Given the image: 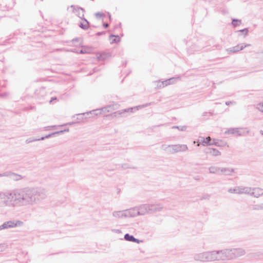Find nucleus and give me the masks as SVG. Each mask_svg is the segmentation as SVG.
<instances>
[{"mask_svg": "<svg viewBox=\"0 0 263 263\" xmlns=\"http://www.w3.org/2000/svg\"><path fill=\"white\" fill-rule=\"evenodd\" d=\"M236 102L233 101H227L226 102V105L227 106L230 105V104H235Z\"/></svg>", "mask_w": 263, "mask_h": 263, "instance_id": "nucleus-40", "label": "nucleus"}, {"mask_svg": "<svg viewBox=\"0 0 263 263\" xmlns=\"http://www.w3.org/2000/svg\"><path fill=\"white\" fill-rule=\"evenodd\" d=\"M151 103L147 104H146V105H145V106H147L148 105H151Z\"/></svg>", "mask_w": 263, "mask_h": 263, "instance_id": "nucleus-50", "label": "nucleus"}, {"mask_svg": "<svg viewBox=\"0 0 263 263\" xmlns=\"http://www.w3.org/2000/svg\"><path fill=\"white\" fill-rule=\"evenodd\" d=\"M173 128H177L178 130L180 131H184L186 129V126H174L172 127Z\"/></svg>", "mask_w": 263, "mask_h": 263, "instance_id": "nucleus-29", "label": "nucleus"}, {"mask_svg": "<svg viewBox=\"0 0 263 263\" xmlns=\"http://www.w3.org/2000/svg\"><path fill=\"white\" fill-rule=\"evenodd\" d=\"M225 134H231L236 135L237 136H241L242 135L241 132L239 130V128H230L228 130L225 132Z\"/></svg>", "mask_w": 263, "mask_h": 263, "instance_id": "nucleus-20", "label": "nucleus"}, {"mask_svg": "<svg viewBox=\"0 0 263 263\" xmlns=\"http://www.w3.org/2000/svg\"><path fill=\"white\" fill-rule=\"evenodd\" d=\"M138 212V210L137 208H134L126 210V214L127 215V217H136L137 215H139Z\"/></svg>", "mask_w": 263, "mask_h": 263, "instance_id": "nucleus-16", "label": "nucleus"}, {"mask_svg": "<svg viewBox=\"0 0 263 263\" xmlns=\"http://www.w3.org/2000/svg\"><path fill=\"white\" fill-rule=\"evenodd\" d=\"M149 213H154L158 212H160L163 209V206L161 204H149Z\"/></svg>", "mask_w": 263, "mask_h": 263, "instance_id": "nucleus-11", "label": "nucleus"}, {"mask_svg": "<svg viewBox=\"0 0 263 263\" xmlns=\"http://www.w3.org/2000/svg\"><path fill=\"white\" fill-rule=\"evenodd\" d=\"M220 167L217 166H211L209 168V172L211 174L220 175Z\"/></svg>", "mask_w": 263, "mask_h": 263, "instance_id": "nucleus-22", "label": "nucleus"}, {"mask_svg": "<svg viewBox=\"0 0 263 263\" xmlns=\"http://www.w3.org/2000/svg\"><path fill=\"white\" fill-rule=\"evenodd\" d=\"M137 209L138 210V214L139 215H144L146 213H149V207L148 204H143L137 208Z\"/></svg>", "mask_w": 263, "mask_h": 263, "instance_id": "nucleus-10", "label": "nucleus"}, {"mask_svg": "<svg viewBox=\"0 0 263 263\" xmlns=\"http://www.w3.org/2000/svg\"><path fill=\"white\" fill-rule=\"evenodd\" d=\"M174 145H170V147H168V151H167V153H170V154H174V152H173L174 151Z\"/></svg>", "mask_w": 263, "mask_h": 263, "instance_id": "nucleus-32", "label": "nucleus"}, {"mask_svg": "<svg viewBox=\"0 0 263 263\" xmlns=\"http://www.w3.org/2000/svg\"><path fill=\"white\" fill-rule=\"evenodd\" d=\"M95 15L97 17H103L104 16V14L102 12H96L95 14Z\"/></svg>", "mask_w": 263, "mask_h": 263, "instance_id": "nucleus-37", "label": "nucleus"}, {"mask_svg": "<svg viewBox=\"0 0 263 263\" xmlns=\"http://www.w3.org/2000/svg\"><path fill=\"white\" fill-rule=\"evenodd\" d=\"M23 224V222L20 220H10L4 222L2 227L4 228V229L14 228L17 226H21Z\"/></svg>", "mask_w": 263, "mask_h": 263, "instance_id": "nucleus-5", "label": "nucleus"}, {"mask_svg": "<svg viewBox=\"0 0 263 263\" xmlns=\"http://www.w3.org/2000/svg\"><path fill=\"white\" fill-rule=\"evenodd\" d=\"M124 238L126 241L136 242L137 243L142 242V240L135 238L133 235H129L128 233H126L124 235Z\"/></svg>", "mask_w": 263, "mask_h": 263, "instance_id": "nucleus-18", "label": "nucleus"}, {"mask_svg": "<svg viewBox=\"0 0 263 263\" xmlns=\"http://www.w3.org/2000/svg\"><path fill=\"white\" fill-rule=\"evenodd\" d=\"M112 216L115 218L120 219L127 218L126 210L122 211H114L112 212Z\"/></svg>", "mask_w": 263, "mask_h": 263, "instance_id": "nucleus-15", "label": "nucleus"}, {"mask_svg": "<svg viewBox=\"0 0 263 263\" xmlns=\"http://www.w3.org/2000/svg\"><path fill=\"white\" fill-rule=\"evenodd\" d=\"M250 46V44H241L227 49L229 53H235L243 49L245 47Z\"/></svg>", "mask_w": 263, "mask_h": 263, "instance_id": "nucleus-6", "label": "nucleus"}, {"mask_svg": "<svg viewBox=\"0 0 263 263\" xmlns=\"http://www.w3.org/2000/svg\"><path fill=\"white\" fill-rule=\"evenodd\" d=\"M137 107H130V108H126V109L120 110L114 112L110 115L112 116L115 117H119V116L122 117H124L127 116L126 115V114L133 112L134 110L138 109V108H137Z\"/></svg>", "mask_w": 263, "mask_h": 263, "instance_id": "nucleus-4", "label": "nucleus"}, {"mask_svg": "<svg viewBox=\"0 0 263 263\" xmlns=\"http://www.w3.org/2000/svg\"><path fill=\"white\" fill-rule=\"evenodd\" d=\"M79 40V38H75V39H73L72 40V42L73 43H74L75 42H78Z\"/></svg>", "mask_w": 263, "mask_h": 263, "instance_id": "nucleus-43", "label": "nucleus"}, {"mask_svg": "<svg viewBox=\"0 0 263 263\" xmlns=\"http://www.w3.org/2000/svg\"><path fill=\"white\" fill-rule=\"evenodd\" d=\"M70 7L73 8V12H78L77 15L82 20H83L84 18V12H85V10L84 8L81 7H78L77 8H75V6L74 5H71Z\"/></svg>", "mask_w": 263, "mask_h": 263, "instance_id": "nucleus-9", "label": "nucleus"}, {"mask_svg": "<svg viewBox=\"0 0 263 263\" xmlns=\"http://www.w3.org/2000/svg\"><path fill=\"white\" fill-rule=\"evenodd\" d=\"M103 26L105 28H107L108 26H109V25L108 23H104L103 24Z\"/></svg>", "mask_w": 263, "mask_h": 263, "instance_id": "nucleus-42", "label": "nucleus"}, {"mask_svg": "<svg viewBox=\"0 0 263 263\" xmlns=\"http://www.w3.org/2000/svg\"><path fill=\"white\" fill-rule=\"evenodd\" d=\"M121 168L122 169H126V168H135V167H131L129 166V165L127 163H125V164H123L121 165Z\"/></svg>", "mask_w": 263, "mask_h": 263, "instance_id": "nucleus-36", "label": "nucleus"}, {"mask_svg": "<svg viewBox=\"0 0 263 263\" xmlns=\"http://www.w3.org/2000/svg\"><path fill=\"white\" fill-rule=\"evenodd\" d=\"M178 78H170L165 81H164L162 82V84L163 86H166L170 84H174L176 82V81Z\"/></svg>", "mask_w": 263, "mask_h": 263, "instance_id": "nucleus-21", "label": "nucleus"}, {"mask_svg": "<svg viewBox=\"0 0 263 263\" xmlns=\"http://www.w3.org/2000/svg\"><path fill=\"white\" fill-rule=\"evenodd\" d=\"M233 259L241 256L245 254V251L242 248H234L232 249Z\"/></svg>", "mask_w": 263, "mask_h": 263, "instance_id": "nucleus-12", "label": "nucleus"}, {"mask_svg": "<svg viewBox=\"0 0 263 263\" xmlns=\"http://www.w3.org/2000/svg\"><path fill=\"white\" fill-rule=\"evenodd\" d=\"M82 21L83 22L79 24V27L84 30L88 29L89 26V22L86 18H84Z\"/></svg>", "mask_w": 263, "mask_h": 263, "instance_id": "nucleus-23", "label": "nucleus"}, {"mask_svg": "<svg viewBox=\"0 0 263 263\" xmlns=\"http://www.w3.org/2000/svg\"><path fill=\"white\" fill-rule=\"evenodd\" d=\"M234 172V170L230 168H221L220 174H224L226 175H230Z\"/></svg>", "mask_w": 263, "mask_h": 263, "instance_id": "nucleus-24", "label": "nucleus"}, {"mask_svg": "<svg viewBox=\"0 0 263 263\" xmlns=\"http://www.w3.org/2000/svg\"><path fill=\"white\" fill-rule=\"evenodd\" d=\"M261 205H262V209L263 210V203H261Z\"/></svg>", "mask_w": 263, "mask_h": 263, "instance_id": "nucleus-52", "label": "nucleus"}, {"mask_svg": "<svg viewBox=\"0 0 263 263\" xmlns=\"http://www.w3.org/2000/svg\"><path fill=\"white\" fill-rule=\"evenodd\" d=\"M99 109H97V110H96L95 111H99Z\"/></svg>", "mask_w": 263, "mask_h": 263, "instance_id": "nucleus-53", "label": "nucleus"}, {"mask_svg": "<svg viewBox=\"0 0 263 263\" xmlns=\"http://www.w3.org/2000/svg\"><path fill=\"white\" fill-rule=\"evenodd\" d=\"M238 32H242L245 35H247L248 33V29L247 28H245V29L238 30Z\"/></svg>", "mask_w": 263, "mask_h": 263, "instance_id": "nucleus-38", "label": "nucleus"}, {"mask_svg": "<svg viewBox=\"0 0 263 263\" xmlns=\"http://www.w3.org/2000/svg\"><path fill=\"white\" fill-rule=\"evenodd\" d=\"M194 178L196 180H200V177L199 176H195Z\"/></svg>", "mask_w": 263, "mask_h": 263, "instance_id": "nucleus-45", "label": "nucleus"}, {"mask_svg": "<svg viewBox=\"0 0 263 263\" xmlns=\"http://www.w3.org/2000/svg\"><path fill=\"white\" fill-rule=\"evenodd\" d=\"M201 139V141L199 142V143L197 144L198 146L199 144H202L203 145H217V143L215 142V140L212 139L210 137H208L205 139L200 137Z\"/></svg>", "mask_w": 263, "mask_h": 263, "instance_id": "nucleus-7", "label": "nucleus"}, {"mask_svg": "<svg viewBox=\"0 0 263 263\" xmlns=\"http://www.w3.org/2000/svg\"><path fill=\"white\" fill-rule=\"evenodd\" d=\"M238 22L240 23L241 21L237 19H233L232 24L234 26H237L239 25Z\"/></svg>", "mask_w": 263, "mask_h": 263, "instance_id": "nucleus-30", "label": "nucleus"}, {"mask_svg": "<svg viewBox=\"0 0 263 263\" xmlns=\"http://www.w3.org/2000/svg\"><path fill=\"white\" fill-rule=\"evenodd\" d=\"M108 15H109V18L110 20L111 19V15H110V14L109 13H108Z\"/></svg>", "mask_w": 263, "mask_h": 263, "instance_id": "nucleus-49", "label": "nucleus"}, {"mask_svg": "<svg viewBox=\"0 0 263 263\" xmlns=\"http://www.w3.org/2000/svg\"><path fill=\"white\" fill-rule=\"evenodd\" d=\"M174 153L185 152L187 150L188 147L185 144H175L174 145Z\"/></svg>", "mask_w": 263, "mask_h": 263, "instance_id": "nucleus-14", "label": "nucleus"}, {"mask_svg": "<svg viewBox=\"0 0 263 263\" xmlns=\"http://www.w3.org/2000/svg\"><path fill=\"white\" fill-rule=\"evenodd\" d=\"M2 250H0V252H2Z\"/></svg>", "mask_w": 263, "mask_h": 263, "instance_id": "nucleus-54", "label": "nucleus"}, {"mask_svg": "<svg viewBox=\"0 0 263 263\" xmlns=\"http://www.w3.org/2000/svg\"><path fill=\"white\" fill-rule=\"evenodd\" d=\"M64 131H66V130H61L60 132H54V133H53L52 134H49V135L46 136L45 137H41V138H39V139L28 138V139H27L26 140V143H31L32 142H34V141H36L43 140L45 138H49V137H51L52 135H53L57 134H59V133H62L64 132ZM66 131H68V129L66 130Z\"/></svg>", "mask_w": 263, "mask_h": 263, "instance_id": "nucleus-8", "label": "nucleus"}, {"mask_svg": "<svg viewBox=\"0 0 263 263\" xmlns=\"http://www.w3.org/2000/svg\"><path fill=\"white\" fill-rule=\"evenodd\" d=\"M263 195V189L259 187L252 188V191L250 195L254 196L256 198H258Z\"/></svg>", "mask_w": 263, "mask_h": 263, "instance_id": "nucleus-13", "label": "nucleus"}, {"mask_svg": "<svg viewBox=\"0 0 263 263\" xmlns=\"http://www.w3.org/2000/svg\"><path fill=\"white\" fill-rule=\"evenodd\" d=\"M10 174H11V172H5L2 174H0L1 177H9L10 178Z\"/></svg>", "mask_w": 263, "mask_h": 263, "instance_id": "nucleus-33", "label": "nucleus"}, {"mask_svg": "<svg viewBox=\"0 0 263 263\" xmlns=\"http://www.w3.org/2000/svg\"><path fill=\"white\" fill-rule=\"evenodd\" d=\"M170 147V145L163 144L161 146V149L166 152H167L168 148Z\"/></svg>", "mask_w": 263, "mask_h": 263, "instance_id": "nucleus-34", "label": "nucleus"}, {"mask_svg": "<svg viewBox=\"0 0 263 263\" xmlns=\"http://www.w3.org/2000/svg\"><path fill=\"white\" fill-rule=\"evenodd\" d=\"M114 37V39L112 40L111 43H117L120 42V38L118 35H115L113 34H111L110 35V38Z\"/></svg>", "mask_w": 263, "mask_h": 263, "instance_id": "nucleus-27", "label": "nucleus"}, {"mask_svg": "<svg viewBox=\"0 0 263 263\" xmlns=\"http://www.w3.org/2000/svg\"><path fill=\"white\" fill-rule=\"evenodd\" d=\"M210 195H206L202 197V199H209Z\"/></svg>", "mask_w": 263, "mask_h": 263, "instance_id": "nucleus-44", "label": "nucleus"}, {"mask_svg": "<svg viewBox=\"0 0 263 263\" xmlns=\"http://www.w3.org/2000/svg\"><path fill=\"white\" fill-rule=\"evenodd\" d=\"M3 229H4V228H3V227H2V225H1V226H0V231H1V230H3Z\"/></svg>", "mask_w": 263, "mask_h": 263, "instance_id": "nucleus-48", "label": "nucleus"}, {"mask_svg": "<svg viewBox=\"0 0 263 263\" xmlns=\"http://www.w3.org/2000/svg\"><path fill=\"white\" fill-rule=\"evenodd\" d=\"M237 191L238 194H246L250 195L252 191V188L250 187L238 186Z\"/></svg>", "mask_w": 263, "mask_h": 263, "instance_id": "nucleus-17", "label": "nucleus"}, {"mask_svg": "<svg viewBox=\"0 0 263 263\" xmlns=\"http://www.w3.org/2000/svg\"><path fill=\"white\" fill-rule=\"evenodd\" d=\"M252 210H253V211L262 210L261 203V204H255V205H252Z\"/></svg>", "mask_w": 263, "mask_h": 263, "instance_id": "nucleus-28", "label": "nucleus"}, {"mask_svg": "<svg viewBox=\"0 0 263 263\" xmlns=\"http://www.w3.org/2000/svg\"><path fill=\"white\" fill-rule=\"evenodd\" d=\"M47 197L46 190L41 187H25L0 191V206L16 208L33 205Z\"/></svg>", "mask_w": 263, "mask_h": 263, "instance_id": "nucleus-1", "label": "nucleus"}, {"mask_svg": "<svg viewBox=\"0 0 263 263\" xmlns=\"http://www.w3.org/2000/svg\"><path fill=\"white\" fill-rule=\"evenodd\" d=\"M260 133L263 135V131L262 130H260Z\"/></svg>", "mask_w": 263, "mask_h": 263, "instance_id": "nucleus-51", "label": "nucleus"}, {"mask_svg": "<svg viewBox=\"0 0 263 263\" xmlns=\"http://www.w3.org/2000/svg\"><path fill=\"white\" fill-rule=\"evenodd\" d=\"M10 178L13 180L17 181L21 179V176L20 175L11 173V174H10Z\"/></svg>", "mask_w": 263, "mask_h": 263, "instance_id": "nucleus-25", "label": "nucleus"}, {"mask_svg": "<svg viewBox=\"0 0 263 263\" xmlns=\"http://www.w3.org/2000/svg\"><path fill=\"white\" fill-rule=\"evenodd\" d=\"M57 100V98L56 97H53L51 98V100H50V102H51L53 100Z\"/></svg>", "mask_w": 263, "mask_h": 263, "instance_id": "nucleus-46", "label": "nucleus"}, {"mask_svg": "<svg viewBox=\"0 0 263 263\" xmlns=\"http://www.w3.org/2000/svg\"><path fill=\"white\" fill-rule=\"evenodd\" d=\"M216 251H206L196 253L194 255V259L200 262H212L217 261Z\"/></svg>", "mask_w": 263, "mask_h": 263, "instance_id": "nucleus-2", "label": "nucleus"}, {"mask_svg": "<svg viewBox=\"0 0 263 263\" xmlns=\"http://www.w3.org/2000/svg\"><path fill=\"white\" fill-rule=\"evenodd\" d=\"M99 60H104L105 59V54H101L98 57Z\"/></svg>", "mask_w": 263, "mask_h": 263, "instance_id": "nucleus-41", "label": "nucleus"}, {"mask_svg": "<svg viewBox=\"0 0 263 263\" xmlns=\"http://www.w3.org/2000/svg\"><path fill=\"white\" fill-rule=\"evenodd\" d=\"M116 108H112L111 106H108L102 108L100 110H101L104 112H108L111 111L112 110L116 109Z\"/></svg>", "mask_w": 263, "mask_h": 263, "instance_id": "nucleus-26", "label": "nucleus"}, {"mask_svg": "<svg viewBox=\"0 0 263 263\" xmlns=\"http://www.w3.org/2000/svg\"><path fill=\"white\" fill-rule=\"evenodd\" d=\"M217 261H224L233 259L232 249L216 250Z\"/></svg>", "mask_w": 263, "mask_h": 263, "instance_id": "nucleus-3", "label": "nucleus"}, {"mask_svg": "<svg viewBox=\"0 0 263 263\" xmlns=\"http://www.w3.org/2000/svg\"><path fill=\"white\" fill-rule=\"evenodd\" d=\"M257 108L258 110L263 112V103H260L257 104Z\"/></svg>", "mask_w": 263, "mask_h": 263, "instance_id": "nucleus-35", "label": "nucleus"}, {"mask_svg": "<svg viewBox=\"0 0 263 263\" xmlns=\"http://www.w3.org/2000/svg\"><path fill=\"white\" fill-rule=\"evenodd\" d=\"M72 51L74 52H77V53H81V54H83V53H86L85 50H84L83 49H81L79 50V51H76V49H73V50H72Z\"/></svg>", "mask_w": 263, "mask_h": 263, "instance_id": "nucleus-39", "label": "nucleus"}, {"mask_svg": "<svg viewBox=\"0 0 263 263\" xmlns=\"http://www.w3.org/2000/svg\"><path fill=\"white\" fill-rule=\"evenodd\" d=\"M102 33H103V32H98V33H97V34L98 35H101Z\"/></svg>", "mask_w": 263, "mask_h": 263, "instance_id": "nucleus-47", "label": "nucleus"}, {"mask_svg": "<svg viewBox=\"0 0 263 263\" xmlns=\"http://www.w3.org/2000/svg\"><path fill=\"white\" fill-rule=\"evenodd\" d=\"M205 152L214 156H218L221 155V153L217 149L208 147L205 149Z\"/></svg>", "mask_w": 263, "mask_h": 263, "instance_id": "nucleus-19", "label": "nucleus"}, {"mask_svg": "<svg viewBox=\"0 0 263 263\" xmlns=\"http://www.w3.org/2000/svg\"><path fill=\"white\" fill-rule=\"evenodd\" d=\"M228 191L230 193L237 194V187H235V189L230 188L228 189Z\"/></svg>", "mask_w": 263, "mask_h": 263, "instance_id": "nucleus-31", "label": "nucleus"}]
</instances>
